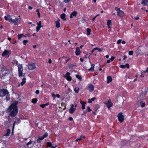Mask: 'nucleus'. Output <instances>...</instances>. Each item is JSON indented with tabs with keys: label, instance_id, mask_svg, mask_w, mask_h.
I'll return each mask as SVG.
<instances>
[{
	"label": "nucleus",
	"instance_id": "obj_10",
	"mask_svg": "<svg viewBox=\"0 0 148 148\" xmlns=\"http://www.w3.org/2000/svg\"><path fill=\"white\" fill-rule=\"evenodd\" d=\"M104 103L106 105L107 107L108 108H109L110 107H112L113 105L112 103H111L110 100L105 101Z\"/></svg>",
	"mask_w": 148,
	"mask_h": 148
},
{
	"label": "nucleus",
	"instance_id": "obj_46",
	"mask_svg": "<svg viewBox=\"0 0 148 148\" xmlns=\"http://www.w3.org/2000/svg\"><path fill=\"white\" fill-rule=\"evenodd\" d=\"M140 77H144V75H143V74L142 72L141 73V75H140Z\"/></svg>",
	"mask_w": 148,
	"mask_h": 148
},
{
	"label": "nucleus",
	"instance_id": "obj_51",
	"mask_svg": "<svg viewBox=\"0 0 148 148\" xmlns=\"http://www.w3.org/2000/svg\"><path fill=\"white\" fill-rule=\"evenodd\" d=\"M142 72L143 73V74L145 73H147V69H146V71H145Z\"/></svg>",
	"mask_w": 148,
	"mask_h": 148
},
{
	"label": "nucleus",
	"instance_id": "obj_48",
	"mask_svg": "<svg viewBox=\"0 0 148 148\" xmlns=\"http://www.w3.org/2000/svg\"><path fill=\"white\" fill-rule=\"evenodd\" d=\"M145 95H146V93H145V92H144V95H143L142 94L140 96L141 97L142 96V97H145Z\"/></svg>",
	"mask_w": 148,
	"mask_h": 148
},
{
	"label": "nucleus",
	"instance_id": "obj_61",
	"mask_svg": "<svg viewBox=\"0 0 148 148\" xmlns=\"http://www.w3.org/2000/svg\"><path fill=\"white\" fill-rule=\"evenodd\" d=\"M80 61L82 62H83L84 61V60L83 59H82V58H80Z\"/></svg>",
	"mask_w": 148,
	"mask_h": 148
},
{
	"label": "nucleus",
	"instance_id": "obj_22",
	"mask_svg": "<svg viewBox=\"0 0 148 148\" xmlns=\"http://www.w3.org/2000/svg\"><path fill=\"white\" fill-rule=\"evenodd\" d=\"M81 103L82 105V109H84L85 108V106L86 105V102H81Z\"/></svg>",
	"mask_w": 148,
	"mask_h": 148
},
{
	"label": "nucleus",
	"instance_id": "obj_2",
	"mask_svg": "<svg viewBox=\"0 0 148 148\" xmlns=\"http://www.w3.org/2000/svg\"><path fill=\"white\" fill-rule=\"evenodd\" d=\"M18 74L19 77L20 78L23 77L22 79V81L20 83L18 84V86H20L21 85L23 86L26 82V78L25 77V73H23V69L22 65L19 64L18 66Z\"/></svg>",
	"mask_w": 148,
	"mask_h": 148
},
{
	"label": "nucleus",
	"instance_id": "obj_32",
	"mask_svg": "<svg viewBox=\"0 0 148 148\" xmlns=\"http://www.w3.org/2000/svg\"><path fill=\"white\" fill-rule=\"evenodd\" d=\"M82 136H80L79 138H77L76 140H75L77 142V141H78L79 140H81L82 139Z\"/></svg>",
	"mask_w": 148,
	"mask_h": 148
},
{
	"label": "nucleus",
	"instance_id": "obj_19",
	"mask_svg": "<svg viewBox=\"0 0 148 148\" xmlns=\"http://www.w3.org/2000/svg\"><path fill=\"white\" fill-rule=\"evenodd\" d=\"M107 83H109L110 82H111L112 81V78L110 76H108L107 77Z\"/></svg>",
	"mask_w": 148,
	"mask_h": 148
},
{
	"label": "nucleus",
	"instance_id": "obj_58",
	"mask_svg": "<svg viewBox=\"0 0 148 148\" xmlns=\"http://www.w3.org/2000/svg\"><path fill=\"white\" fill-rule=\"evenodd\" d=\"M98 49H99V48H98L97 47L95 48H94V50H98Z\"/></svg>",
	"mask_w": 148,
	"mask_h": 148
},
{
	"label": "nucleus",
	"instance_id": "obj_14",
	"mask_svg": "<svg viewBox=\"0 0 148 148\" xmlns=\"http://www.w3.org/2000/svg\"><path fill=\"white\" fill-rule=\"evenodd\" d=\"M9 54H10L11 53H10V51L7 50H5L3 52L2 56H4L7 55H8Z\"/></svg>",
	"mask_w": 148,
	"mask_h": 148
},
{
	"label": "nucleus",
	"instance_id": "obj_44",
	"mask_svg": "<svg viewBox=\"0 0 148 148\" xmlns=\"http://www.w3.org/2000/svg\"><path fill=\"white\" fill-rule=\"evenodd\" d=\"M134 18L136 20H138L139 19V18L138 16H137L136 17H134Z\"/></svg>",
	"mask_w": 148,
	"mask_h": 148
},
{
	"label": "nucleus",
	"instance_id": "obj_39",
	"mask_svg": "<svg viewBox=\"0 0 148 148\" xmlns=\"http://www.w3.org/2000/svg\"><path fill=\"white\" fill-rule=\"evenodd\" d=\"M40 29V27H39V26L37 27H36V31L37 32H38Z\"/></svg>",
	"mask_w": 148,
	"mask_h": 148
},
{
	"label": "nucleus",
	"instance_id": "obj_40",
	"mask_svg": "<svg viewBox=\"0 0 148 148\" xmlns=\"http://www.w3.org/2000/svg\"><path fill=\"white\" fill-rule=\"evenodd\" d=\"M87 110L88 112H90L91 111V110L89 106H88L87 107Z\"/></svg>",
	"mask_w": 148,
	"mask_h": 148
},
{
	"label": "nucleus",
	"instance_id": "obj_26",
	"mask_svg": "<svg viewBox=\"0 0 148 148\" xmlns=\"http://www.w3.org/2000/svg\"><path fill=\"white\" fill-rule=\"evenodd\" d=\"M86 31H87V35H90V32H91V30H90V29L89 28H87Z\"/></svg>",
	"mask_w": 148,
	"mask_h": 148
},
{
	"label": "nucleus",
	"instance_id": "obj_4",
	"mask_svg": "<svg viewBox=\"0 0 148 148\" xmlns=\"http://www.w3.org/2000/svg\"><path fill=\"white\" fill-rule=\"evenodd\" d=\"M3 76H6L8 79L10 80L12 72L10 70H4L3 71Z\"/></svg>",
	"mask_w": 148,
	"mask_h": 148
},
{
	"label": "nucleus",
	"instance_id": "obj_59",
	"mask_svg": "<svg viewBox=\"0 0 148 148\" xmlns=\"http://www.w3.org/2000/svg\"><path fill=\"white\" fill-rule=\"evenodd\" d=\"M69 0H64V1L65 3H67L69 2Z\"/></svg>",
	"mask_w": 148,
	"mask_h": 148
},
{
	"label": "nucleus",
	"instance_id": "obj_49",
	"mask_svg": "<svg viewBox=\"0 0 148 148\" xmlns=\"http://www.w3.org/2000/svg\"><path fill=\"white\" fill-rule=\"evenodd\" d=\"M114 57H112L110 59L112 61L114 59Z\"/></svg>",
	"mask_w": 148,
	"mask_h": 148
},
{
	"label": "nucleus",
	"instance_id": "obj_41",
	"mask_svg": "<svg viewBox=\"0 0 148 148\" xmlns=\"http://www.w3.org/2000/svg\"><path fill=\"white\" fill-rule=\"evenodd\" d=\"M37 24L38 26H41V21H39L38 23H37Z\"/></svg>",
	"mask_w": 148,
	"mask_h": 148
},
{
	"label": "nucleus",
	"instance_id": "obj_35",
	"mask_svg": "<svg viewBox=\"0 0 148 148\" xmlns=\"http://www.w3.org/2000/svg\"><path fill=\"white\" fill-rule=\"evenodd\" d=\"M7 96L6 97V100L8 101L10 99V97H9V95H8V94H7Z\"/></svg>",
	"mask_w": 148,
	"mask_h": 148
},
{
	"label": "nucleus",
	"instance_id": "obj_54",
	"mask_svg": "<svg viewBox=\"0 0 148 148\" xmlns=\"http://www.w3.org/2000/svg\"><path fill=\"white\" fill-rule=\"evenodd\" d=\"M56 97L59 98L60 97V95L59 94H57L56 95Z\"/></svg>",
	"mask_w": 148,
	"mask_h": 148
},
{
	"label": "nucleus",
	"instance_id": "obj_13",
	"mask_svg": "<svg viewBox=\"0 0 148 148\" xmlns=\"http://www.w3.org/2000/svg\"><path fill=\"white\" fill-rule=\"evenodd\" d=\"M88 90L90 92H92L94 89L93 86L92 84H89L87 88Z\"/></svg>",
	"mask_w": 148,
	"mask_h": 148
},
{
	"label": "nucleus",
	"instance_id": "obj_56",
	"mask_svg": "<svg viewBox=\"0 0 148 148\" xmlns=\"http://www.w3.org/2000/svg\"><path fill=\"white\" fill-rule=\"evenodd\" d=\"M32 8L31 7V6H29L28 7V9L30 10H31Z\"/></svg>",
	"mask_w": 148,
	"mask_h": 148
},
{
	"label": "nucleus",
	"instance_id": "obj_23",
	"mask_svg": "<svg viewBox=\"0 0 148 148\" xmlns=\"http://www.w3.org/2000/svg\"><path fill=\"white\" fill-rule=\"evenodd\" d=\"M96 99V98L93 97L91 99H89L88 100V102L89 103H91L92 102V101H94Z\"/></svg>",
	"mask_w": 148,
	"mask_h": 148
},
{
	"label": "nucleus",
	"instance_id": "obj_42",
	"mask_svg": "<svg viewBox=\"0 0 148 148\" xmlns=\"http://www.w3.org/2000/svg\"><path fill=\"white\" fill-rule=\"evenodd\" d=\"M121 41L122 40L121 39H119L117 41V43L118 44H119L121 42Z\"/></svg>",
	"mask_w": 148,
	"mask_h": 148
},
{
	"label": "nucleus",
	"instance_id": "obj_16",
	"mask_svg": "<svg viewBox=\"0 0 148 148\" xmlns=\"http://www.w3.org/2000/svg\"><path fill=\"white\" fill-rule=\"evenodd\" d=\"M119 66L122 69H125L126 67L128 68L129 67V65L127 63L125 65H120Z\"/></svg>",
	"mask_w": 148,
	"mask_h": 148
},
{
	"label": "nucleus",
	"instance_id": "obj_7",
	"mask_svg": "<svg viewBox=\"0 0 148 148\" xmlns=\"http://www.w3.org/2000/svg\"><path fill=\"white\" fill-rule=\"evenodd\" d=\"M119 121L121 123L124 120V116L123 115V113H120L118 115Z\"/></svg>",
	"mask_w": 148,
	"mask_h": 148
},
{
	"label": "nucleus",
	"instance_id": "obj_12",
	"mask_svg": "<svg viewBox=\"0 0 148 148\" xmlns=\"http://www.w3.org/2000/svg\"><path fill=\"white\" fill-rule=\"evenodd\" d=\"M81 53V51L80 49V48L78 47H77L76 48L75 52L76 55L78 56Z\"/></svg>",
	"mask_w": 148,
	"mask_h": 148
},
{
	"label": "nucleus",
	"instance_id": "obj_45",
	"mask_svg": "<svg viewBox=\"0 0 148 148\" xmlns=\"http://www.w3.org/2000/svg\"><path fill=\"white\" fill-rule=\"evenodd\" d=\"M40 106L42 108H43L45 106V105L44 104H41L40 105Z\"/></svg>",
	"mask_w": 148,
	"mask_h": 148
},
{
	"label": "nucleus",
	"instance_id": "obj_11",
	"mask_svg": "<svg viewBox=\"0 0 148 148\" xmlns=\"http://www.w3.org/2000/svg\"><path fill=\"white\" fill-rule=\"evenodd\" d=\"M48 135V133H46L41 137H39L38 139L37 140V142L38 143H40V140L43 139L45 138Z\"/></svg>",
	"mask_w": 148,
	"mask_h": 148
},
{
	"label": "nucleus",
	"instance_id": "obj_62",
	"mask_svg": "<svg viewBox=\"0 0 148 148\" xmlns=\"http://www.w3.org/2000/svg\"><path fill=\"white\" fill-rule=\"evenodd\" d=\"M33 47L34 48H35L36 47V45H34L33 46Z\"/></svg>",
	"mask_w": 148,
	"mask_h": 148
},
{
	"label": "nucleus",
	"instance_id": "obj_50",
	"mask_svg": "<svg viewBox=\"0 0 148 148\" xmlns=\"http://www.w3.org/2000/svg\"><path fill=\"white\" fill-rule=\"evenodd\" d=\"M39 91L38 90H37L36 92V94H39Z\"/></svg>",
	"mask_w": 148,
	"mask_h": 148
},
{
	"label": "nucleus",
	"instance_id": "obj_29",
	"mask_svg": "<svg viewBox=\"0 0 148 148\" xmlns=\"http://www.w3.org/2000/svg\"><path fill=\"white\" fill-rule=\"evenodd\" d=\"M23 44L24 45H25L28 42V41L27 40H23Z\"/></svg>",
	"mask_w": 148,
	"mask_h": 148
},
{
	"label": "nucleus",
	"instance_id": "obj_18",
	"mask_svg": "<svg viewBox=\"0 0 148 148\" xmlns=\"http://www.w3.org/2000/svg\"><path fill=\"white\" fill-rule=\"evenodd\" d=\"M10 133V130L9 129H8L7 130V133L6 134H5L3 136V138L4 136H8L9 135Z\"/></svg>",
	"mask_w": 148,
	"mask_h": 148
},
{
	"label": "nucleus",
	"instance_id": "obj_20",
	"mask_svg": "<svg viewBox=\"0 0 148 148\" xmlns=\"http://www.w3.org/2000/svg\"><path fill=\"white\" fill-rule=\"evenodd\" d=\"M73 106V104H72L71 105V107L69 110V112L71 113H73L74 112Z\"/></svg>",
	"mask_w": 148,
	"mask_h": 148
},
{
	"label": "nucleus",
	"instance_id": "obj_25",
	"mask_svg": "<svg viewBox=\"0 0 148 148\" xmlns=\"http://www.w3.org/2000/svg\"><path fill=\"white\" fill-rule=\"evenodd\" d=\"M76 77L80 81H81L82 79V77L81 76L79 75H76Z\"/></svg>",
	"mask_w": 148,
	"mask_h": 148
},
{
	"label": "nucleus",
	"instance_id": "obj_52",
	"mask_svg": "<svg viewBox=\"0 0 148 148\" xmlns=\"http://www.w3.org/2000/svg\"><path fill=\"white\" fill-rule=\"evenodd\" d=\"M69 120H70V121H72L73 120V119L72 117H70L69 118Z\"/></svg>",
	"mask_w": 148,
	"mask_h": 148
},
{
	"label": "nucleus",
	"instance_id": "obj_63",
	"mask_svg": "<svg viewBox=\"0 0 148 148\" xmlns=\"http://www.w3.org/2000/svg\"><path fill=\"white\" fill-rule=\"evenodd\" d=\"M109 56L108 55H107L106 56V58H109Z\"/></svg>",
	"mask_w": 148,
	"mask_h": 148
},
{
	"label": "nucleus",
	"instance_id": "obj_36",
	"mask_svg": "<svg viewBox=\"0 0 148 148\" xmlns=\"http://www.w3.org/2000/svg\"><path fill=\"white\" fill-rule=\"evenodd\" d=\"M74 16V12H73L71 14V15L70 16V18H72L73 17V16Z\"/></svg>",
	"mask_w": 148,
	"mask_h": 148
},
{
	"label": "nucleus",
	"instance_id": "obj_3",
	"mask_svg": "<svg viewBox=\"0 0 148 148\" xmlns=\"http://www.w3.org/2000/svg\"><path fill=\"white\" fill-rule=\"evenodd\" d=\"M5 20L8 21L9 22L12 24H14V25H18V20L19 18H16L15 19H12L11 16L9 14H7L4 16Z\"/></svg>",
	"mask_w": 148,
	"mask_h": 148
},
{
	"label": "nucleus",
	"instance_id": "obj_47",
	"mask_svg": "<svg viewBox=\"0 0 148 148\" xmlns=\"http://www.w3.org/2000/svg\"><path fill=\"white\" fill-rule=\"evenodd\" d=\"M52 61L50 59H49V60L48 61V62L49 64H51V63Z\"/></svg>",
	"mask_w": 148,
	"mask_h": 148
},
{
	"label": "nucleus",
	"instance_id": "obj_30",
	"mask_svg": "<svg viewBox=\"0 0 148 148\" xmlns=\"http://www.w3.org/2000/svg\"><path fill=\"white\" fill-rule=\"evenodd\" d=\"M111 23V21L110 20H108L107 21V25L108 26H110Z\"/></svg>",
	"mask_w": 148,
	"mask_h": 148
},
{
	"label": "nucleus",
	"instance_id": "obj_43",
	"mask_svg": "<svg viewBox=\"0 0 148 148\" xmlns=\"http://www.w3.org/2000/svg\"><path fill=\"white\" fill-rule=\"evenodd\" d=\"M52 96L54 98H55L56 97V95H55L54 93H52L51 94Z\"/></svg>",
	"mask_w": 148,
	"mask_h": 148
},
{
	"label": "nucleus",
	"instance_id": "obj_21",
	"mask_svg": "<svg viewBox=\"0 0 148 148\" xmlns=\"http://www.w3.org/2000/svg\"><path fill=\"white\" fill-rule=\"evenodd\" d=\"M91 67L90 68L88 69L89 71H93L94 69L95 65L93 64H91Z\"/></svg>",
	"mask_w": 148,
	"mask_h": 148
},
{
	"label": "nucleus",
	"instance_id": "obj_9",
	"mask_svg": "<svg viewBox=\"0 0 148 148\" xmlns=\"http://www.w3.org/2000/svg\"><path fill=\"white\" fill-rule=\"evenodd\" d=\"M70 73L68 72L65 75H63L64 77L66 78V79L69 81H71V78L70 76Z\"/></svg>",
	"mask_w": 148,
	"mask_h": 148
},
{
	"label": "nucleus",
	"instance_id": "obj_57",
	"mask_svg": "<svg viewBox=\"0 0 148 148\" xmlns=\"http://www.w3.org/2000/svg\"><path fill=\"white\" fill-rule=\"evenodd\" d=\"M122 43L123 44H125V41H123L122 42Z\"/></svg>",
	"mask_w": 148,
	"mask_h": 148
},
{
	"label": "nucleus",
	"instance_id": "obj_6",
	"mask_svg": "<svg viewBox=\"0 0 148 148\" xmlns=\"http://www.w3.org/2000/svg\"><path fill=\"white\" fill-rule=\"evenodd\" d=\"M115 10L117 11V14L121 17H123L124 16V12L121 10L120 8H115Z\"/></svg>",
	"mask_w": 148,
	"mask_h": 148
},
{
	"label": "nucleus",
	"instance_id": "obj_38",
	"mask_svg": "<svg viewBox=\"0 0 148 148\" xmlns=\"http://www.w3.org/2000/svg\"><path fill=\"white\" fill-rule=\"evenodd\" d=\"M133 53V51H130L129 52V54L130 55H132Z\"/></svg>",
	"mask_w": 148,
	"mask_h": 148
},
{
	"label": "nucleus",
	"instance_id": "obj_27",
	"mask_svg": "<svg viewBox=\"0 0 148 148\" xmlns=\"http://www.w3.org/2000/svg\"><path fill=\"white\" fill-rule=\"evenodd\" d=\"M23 36H24L23 34H18V39L20 40L21 38L23 37Z\"/></svg>",
	"mask_w": 148,
	"mask_h": 148
},
{
	"label": "nucleus",
	"instance_id": "obj_24",
	"mask_svg": "<svg viewBox=\"0 0 148 148\" xmlns=\"http://www.w3.org/2000/svg\"><path fill=\"white\" fill-rule=\"evenodd\" d=\"M61 18L64 20H65L66 19L65 18V14L64 13H63L61 14L60 15Z\"/></svg>",
	"mask_w": 148,
	"mask_h": 148
},
{
	"label": "nucleus",
	"instance_id": "obj_53",
	"mask_svg": "<svg viewBox=\"0 0 148 148\" xmlns=\"http://www.w3.org/2000/svg\"><path fill=\"white\" fill-rule=\"evenodd\" d=\"M97 16H95L94 18H92V20L93 21H94L95 19V18H96V17H97Z\"/></svg>",
	"mask_w": 148,
	"mask_h": 148
},
{
	"label": "nucleus",
	"instance_id": "obj_8",
	"mask_svg": "<svg viewBox=\"0 0 148 148\" xmlns=\"http://www.w3.org/2000/svg\"><path fill=\"white\" fill-rule=\"evenodd\" d=\"M28 66V69L31 70L35 69L36 68V66L34 63L29 64Z\"/></svg>",
	"mask_w": 148,
	"mask_h": 148
},
{
	"label": "nucleus",
	"instance_id": "obj_55",
	"mask_svg": "<svg viewBox=\"0 0 148 148\" xmlns=\"http://www.w3.org/2000/svg\"><path fill=\"white\" fill-rule=\"evenodd\" d=\"M98 50L99 51L101 52V51H102V49H101L99 48L98 49Z\"/></svg>",
	"mask_w": 148,
	"mask_h": 148
},
{
	"label": "nucleus",
	"instance_id": "obj_17",
	"mask_svg": "<svg viewBox=\"0 0 148 148\" xmlns=\"http://www.w3.org/2000/svg\"><path fill=\"white\" fill-rule=\"evenodd\" d=\"M60 21V19H58L57 21H55V23L56 24V27L57 28H59L60 27V23H59Z\"/></svg>",
	"mask_w": 148,
	"mask_h": 148
},
{
	"label": "nucleus",
	"instance_id": "obj_60",
	"mask_svg": "<svg viewBox=\"0 0 148 148\" xmlns=\"http://www.w3.org/2000/svg\"><path fill=\"white\" fill-rule=\"evenodd\" d=\"M38 17H40V12H38Z\"/></svg>",
	"mask_w": 148,
	"mask_h": 148
},
{
	"label": "nucleus",
	"instance_id": "obj_33",
	"mask_svg": "<svg viewBox=\"0 0 148 148\" xmlns=\"http://www.w3.org/2000/svg\"><path fill=\"white\" fill-rule=\"evenodd\" d=\"M141 106L142 107H143L145 106V103L140 102Z\"/></svg>",
	"mask_w": 148,
	"mask_h": 148
},
{
	"label": "nucleus",
	"instance_id": "obj_31",
	"mask_svg": "<svg viewBox=\"0 0 148 148\" xmlns=\"http://www.w3.org/2000/svg\"><path fill=\"white\" fill-rule=\"evenodd\" d=\"M32 102L33 103H36L37 101V99H32Z\"/></svg>",
	"mask_w": 148,
	"mask_h": 148
},
{
	"label": "nucleus",
	"instance_id": "obj_37",
	"mask_svg": "<svg viewBox=\"0 0 148 148\" xmlns=\"http://www.w3.org/2000/svg\"><path fill=\"white\" fill-rule=\"evenodd\" d=\"M64 43L65 46L66 47H68V46L69 45L68 44L67 41L64 42Z\"/></svg>",
	"mask_w": 148,
	"mask_h": 148
},
{
	"label": "nucleus",
	"instance_id": "obj_15",
	"mask_svg": "<svg viewBox=\"0 0 148 148\" xmlns=\"http://www.w3.org/2000/svg\"><path fill=\"white\" fill-rule=\"evenodd\" d=\"M141 4L143 5H148V0H142Z\"/></svg>",
	"mask_w": 148,
	"mask_h": 148
},
{
	"label": "nucleus",
	"instance_id": "obj_64",
	"mask_svg": "<svg viewBox=\"0 0 148 148\" xmlns=\"http://www.w3.org/2000/svg\"><path fill=\"white\" fill-rule=\"evenodd\" d=\"M110 60H108L107 61V63H110Z\"/></svg>",
	"mask_w": 148,
	"mask_h": 148
},
{
	"label": "nucleus",
	"instance_id": "obj_1",
	"mask_svg": "<svg viewBox=\"0 0 148 148\" xmlns=\"http://www.w3.org/2000/svg\"><path fill=\"white\" fill-rule=\"evenodd\" d=\"M18 103L16 101H14L8 109L7 111L8 112H11L10 115L12 116H14L17 113L18 109L16 105Z\"/></svg>",
	"mask_w": 148,
	"mask_h": 148
},
{
	"label": "nucleus",
	"instance_id": "obj_34",
	"mask_svg": "<svg viewBox=\"0 0 148 148\" xmlns=\"http://www.w3.org/2000/svg\"><path fill=\"white\" fill-rule=\"evenodd\" d=\"M47 146L49 147H51L52 146V144L50 142H48L47 143Z\"/></svg>",
	"mask_w": 148,
	"mask_h": 148
},
{
	"label": "nucleus",
	"instance_id": "obj_5",
	"mask_svg": "<svg viewBox=\"0 0 148 148\" xmlns=\"http://www.w3.org/2000/svg\"><path fill=\"white\" fill-rule=\"evenodd\" d=\"M9 92L6 90L3 89L0 90V97H3L8 94Z\"/></svg>",
	"mask_w": 148,
	"mask_h": 148
},
{
	"label": "nucleus",
	"instance_id": "obj_28",
	"mask_svg": "<svg viewBox=\"0 0 148 148\" xmlns=\"http://www.w3.org/2000/svg\"><path fill=\"white\" fill-rule=\"evenodd\" d=\"M79 88L78 87H76L75 88V92L76 93H78L79 92Z\"/></svg>",
	"mask_w": 148,
	"mask_h": 148
}]
</instances>
